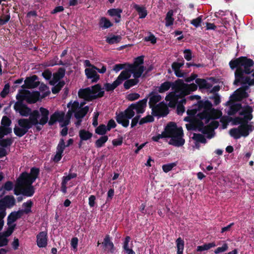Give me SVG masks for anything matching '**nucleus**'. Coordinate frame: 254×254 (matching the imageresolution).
<instances>
[{"mask_svg":"<svg viewBox=\"0 0 254 254\" xmlns=\"http://www.w3.org/2000/svg\"><path fill=\"white\" fill-rule=\"evenodd\" d=\"M188 99L195 100L197 104L188 110L187 113L190 117L186 118L185 121H193L200 129L204 131H211L217 128L219 122L216 120L221 116L219 111L212 108V104L209 101H200V97L198 95L190 96Z\"/></svg>","mask_w":254,"mask_h":254,"instance_id":"f257e3e1","label":"nucleus"},{"mask_svg":"<svg viewBox=\"0 0 254 254\" xmlns=\"http://www.w3.org/2000/svg\"><path fill=\"white\" fill-rule=\"evenodd\" d=\"M254 62L246 57H241L229 63L232 69L237 68L235 73V80L234 84L239 83L242 87L237 89L231 96L233 100L240 101L248 95L246 92L250 85H254V72L251 76H245L244 74H249L253 71Z\"/></svg>","mask_w":254,"mask_h":254,"instance_id":"f03ea898","label":"nucleus"},{"mask_svg":"<svg viewBox=\"0 0 254 254\" xmlns=\"http://www.w3.org/2000/svg\"><path fill=\"white\" fill-rule=\"evenodd\" d=\"M85 103L82 102L80 104L77 101H70L67 105L68 111L66 114L63 111H56L50 118L49 124L53 125L56 122L60 123V126L63 128L61 131L62 136H65L67 134L68 129L66 126L69 124L70 119L74 113L76 119L83 118L89 111L88 106H84Z\"/></svg>","mask_w":254,"mask_h":254,"instance_id":"7ed1b4c3","label":"nucleus"},{"mask_svg":"<svg viewBox=\"0 0 254 254\" xmlns=\"http://www.w3.org/2000/svg\"><path fill=\"white\" fill-rule=\"evenodd\" d=\"M170 88L173 91L169 93L165 97V100L168 102V106L170 107L176 106L179 98L184 97L197 89V86L195 84H186L182 79H178L174 82H165L160 86L157 87L156 89L159 93H164Z\"/></svg>","mask_w":254,"mask_h":254,"instance_id":"20e7f679","label":"nucleus"},{"mask_svg":"<svg viewBox=\"0 0 254 254\" xmlns=\"http://www.w3.org/2000/svg\"><path fill=\"white\" fill-rule=\"evenodd\" d=\"M252 112V106L247 105L243 108L240 113L242 117L237 118L234 120L235 125L241 124L237 127L233 128L229 130L230 135L234 138L238 139L242 136L246 137L254 129V126L252 123H247L253 118L251 114Z\"/></svg>","mask_w":254,"mask_h":254,"instance_id":"39448f33","label":"nucleus"},{"mask_svg":"<svg viewBox=\"0 0 254 254\" xmlns=\"http://www.w3.org/2000/svg\"><path fill=\"white\" fill-rule=\"evenodd\" d=\"M143 57L140 56L136 58L134 60V65H129L128 70H124L122 71L117 79L112 83H106L104 85L105 89L107 91L114 90L123 81L129 78L131 74H133L135 77H140L145 69L143 65Z\"/></svg>","mask_w":254,"mask_h":254,"instance_id":"423d86ee","label":"nucleus"},{"mask_svg":"<svg viewBox=\"0 0 254 254\" xmlns=\"http://www.w3.org/2000/svg\"><path fill=\"white\" fill-rule=\"evenodd\" d=\"M39 172L38 169L33 168L30 174L26 172L22 173L17 179L14 194L18 195L21 193L28 197L32 196L35 190L32 184L36 179Z\"/></svg>","mask_w":254,"mask_h":254,"instance_id":"0eeeda50","label":"nucleus"},{"mask_svg":"<svg viewBox=\"0 0 254 254\" xmlns=\"http://www.w3.org/2000/svg\"><path fill=\"white\" fill-rule=\"evenodd\" d=\"M163 137H170L169 144L175 146H181L185 143L182 128L177 127L174 123H169L162 134L153 136L152 139L157 142Z\"/></svg>","mask_w":254,"mask_h":254,"instance_id":"6e6552de","label":"nucleus"},{"mask_svg":"<svg viewBox=\"0 0 254 254\" xmlns=\"http://www.w3.org/2000/svg\"><path fill=\"white\" fill-rule=\"evenodd\" d=\"M147 99L140 100L136 103L130 105L124 112H122L116 116L117 122L124 127L129 125V119L134 117L135 113L142 114L146 107Z\"/></svg>","mask_w":254,"mask_h":254,"instance_id":"1a4fd4ad","label":"nucleus"},{"mask_svg":"<svg viewBox=\"0 0 254 254\" xmlns=\"http://www.w3.org/2000/svg\"><path fill=\"white\" fill-rule=\"evenodd\" d=\"M149 105L152 109L154 116H165L168 113V109L164 102L160 101L162 99L161 96L156 91H152L149 95Z\"/></svg>","mask_w":254,"mask_h":254,"instance_id":"9d476101","label":"nucleus"},{"mask_svg":"<svg viewBox=\"0 0 254 254\" xmlns=\"http://www.w3.org/2000/svg\"><path fill=\"white\" fill-rule=\"evenodd\" d=\"M49 111L44 108L41 107L39 109V112L37 110H34L30 113L28 119V123L31 127L33 126H36L38 130H40L39 125L43 126L46 124L49 119Z\"/></svg>","mask_w":254,"mask_h":254,"instance_id":"9b49d317","label":"nucleus"},{"mask_svg":"<svg viewBox=\"0 0 254 254\" xmlns=\"http://www.w3.org/2000/svg\"><path fill=\"white\" fill-rule=\"evenodd\" d=\"M104 93V89L102 88L99 84H96L91 87L80 89L78 92L80 98L87 101H91L98 97H102Z\"/></svg>","mask_w":254,"mask_h":254,"instance_id":"f8f14e48","label":"nucleus"},{"mask_svg":"<svg viewBox=\"0 0 254 254\" xmlns=\"http://www.w3.org/2000/svg\"><path fill=\"white\" fill-rule=\"evenodd\" d=\"M40 96L38 91H30L27 90H21L16 96L18 100H25L29 103H35Z\"/></svg>","mask_w":254,"mask_h":254,"instance_id":"ddd939ff","label":"nucleus"},{"mask_svg":"<svg viewBox=\"0 0 254 254\" xmlns=\"http://www.w3.org/2000/svg\"><path fill=\"white\" fill-rule=\"evenodd\" d=\"M106 67L104 65L100 69L93 66L91 68H86L85 69V73L88 79H90L92 82H96L99 79L100 77L97 72V70L100 73H104L106 72Z\"/></svg>","mask_w":254,"mask_h":254,"instance_id":"4468645a","label":"nucleus"},{"mask_svg":"<svg viewBox=\"0 0 254 254\" xmlns=\"http://www.w3.org/2000/svg\"><path fill=\"white\" fill-rule=\"evenodd\" d=\"M64 75V71L63 69H60L58 72L53 74V78L49 81L50 83L52 85H55L58 83V84L52 89L53 93L56 94L59 92L61 87L64 85L63 83L59 82V81Z\"/></svg>","mask_w":254,"mask_h":254,"instance_id":"2eb2a0df","label":"nucleus"},{"mask_svg":"<svg viewBox=\"0 0 254 254\" xmlns=\"http://www.w3.org/2000/svg\"><path fill=\"white\" fill-rule=\"evenodd\" d=\"M31 128L27 119H22L18 121L17 125L14 128V133L18 136L21 137L24 135Z\"/></svg>","mask_w":254,"mask_h":254,"instance_id":"dca6fc26","label":"nucleus"},{"mask_svg":"<svg viewBox=\"0 0 254 254\" xmlns=\"http://www.w3.org/2000/svg\"><path fill=\"white\" fill-rule=\"evenodd\" d=\"M11 123L10 120L7 117L3 116L2 117L0 127V138L11 132L12 129L9 127Z\"/></svg>","mask_w":254,"mask_h":254,"instance_id":"f3484780","label":"nucleus"},{"mask_svg":"<svg viewBox=\"0 0 254 254\" xmlns=\"http://www.w3.org/2000/svg\"><path fill=\"white\" fill-rule=\"evenodd\" d=\"M77 175L76 173H69L68 174H65L62 178V181L61 183V191L65 194L67 192V185L69 187H72L73 184L70 182L71 179L76 178Z\"/></svg>","mask_w":254,"mask_h":254,"instance_id":"a211bd4d","label":"nucleus"},{"mask_svg":"<svg viewBox=\"0 0 254 254\" xmlns=\"http://www.w3.org/2000/svg\"><path fill=\"white\" fill-rule=\"evenodd\" d=\"M14 109L16 112L19 113L22 116H28L31 113L30 109L25 107L22 103V101L16 102L14 105Z\"/></svg>","mask_w":254,"mask_h":254,"instance_id":"6ab92c4d","label":"nucleus"},{"mask_svg":"<svg viewBox=\"0 0 254 254\" xmlns=\"http://www.w3.org/2000/svg\"><path fill=\"white\" fill-rule=\"evenodd\" d=\"M15 203V200L12 196H6L0 200V211L5 210L3 209L5 207H11Z\"/></svg>","mask_w":254,"mask_h":254,"instance_id":"aec40b11","label":"nucleus"},{"mask_svg":"<svg viewBox=\"0 0 254 254\" xmlns=\"http://www.w3.org/2000/svg\"><path fill=\"white\" fill-rule=\"evenodd\" d=\"M66 147L65 144L64 140L63 138H61L57 147V151L54 158V161L55 162L59 161L62 156L64 149Z\"/></svg>","mask_w":254,"mask_h":254,"instance_id":"412c9836","label":"nucleus"},{"mask_svg":"<svg viewBox=\"0 0 254 254\" xmlns=\"http://www.w3.org/2000/svg\"><path fill=\"white\" fill-rule=\"evenodd\" d=\"M36 242L38 247L45 248L48 244L47 232L43 231L40 232L36 237Z\"/></svg>","mask_w":254,"mask_h":254,"instance_id":"4be33fe9","label":"nucleus"},{"mask_svg":"<svg viewBox=\"0 0 254 254\" xmlns=\"http://www.w3.org/2000/svg\"><path fill=\"white\" fill-rule=\"evenodd\" d=\"M13 232L12 227L8 228L7 230L3 232L0 233V247L7 245L8 240L7 238L11 235Z\"/></svg>","mask_w":254,"mask_h":254,"instance_id":"5701e85b","label":"nucleus"},{"mask_svg":"<svg viewBox=\"0 0 254 254\" xmlns=\"http://www.w3.org/2000/svg\"><path fill=\"white\" fill-rule=\"evenodd\" d=\"M37 79L38 78L36 75L26 78L24 81L25 87L27 88H34L38 86L39 83L37 81Z\"/></svg>","mask_w":254,"mask_h":254,"instance_id":"b1692460","label":"nucleus"},{"mask_svg":"<svg viewBox=\"0 0 254 254\" xmlns=\"http://www.w3.org/2000/svg\"><path fill=\"white\" fill-rule=\"evenodd\" d=\"M122 11V10L120 8H112L109 9L107 13L112 17L116 16L117 18H115V20L116 23H118L121 20Z\"/></svg>","mask_w":254,"mask_h":254,"instance_id":"393cba45","label":"nucleus"},{"mask_svg":"<svg viewBox=\"0 0 254 254\" xmlns=\"http://www.w3.org/2000/svg\"><path fill=\"white\" fill-rule=\"evenodd\" d=\"M102 244L111 253H113L114 252V245L113 242L111 241L109 235H106L105 236Z\"/></svg>","mask_w":254,"mask_h":254,"instance_id":"a878e982","label":"nucleus"},{"mask_svg":"<svg viewBox=\"0 0 254 254\" xmlns=\"http://www.w3.org/2000/svg\"><path fill=\"white\" fill-rule=\"evenodd\" d=\"M132 6L137 11L140 18H144L147 16V11L144 6H140L136 3H133Z\"/></svg>","mask_w":254,"mask_h":254,"instance_id":"bb28decb","label":"nucleus"},{"mask_svg":"<svg viewBox=\"0 0 254 254\" xmlns=\"http://www.w3.org/2000/svg\"><path fill=\"white\" fill-rule=\"evenodd\" d=\"M122 39L120 35L111 34L106 37V41L109 44L112 45L119 43Z\"/></svg>","mask_w":254,"mask_h":254,"instance_id":"cd10ccee","label":"nucleus"},{"mask_svg":"<svg viewBox=\"0 0 254 254\" xmlns=\"http://www.w3.org/2000/svg\"><path fill=\"white\" fill-rule=\"evenodd\" d=\"M79 136L81 142L90 139L92 136V133L85 129H81L79 131Z\"/></svg>","mask_w":254,"mask_h":254,"instance_id":"c85d7f7f","label":"nucleus"},{"mask_svg":"<svg viewBox=\"0 0 254 254\" xmlns=\"http://www.w3.org/2000/svg\"><path fill=\"white\" fill-rule=\"evenodd\" d=\"M99 25L100 27L105 29L112 27L113 23L107 18L102 17L100 19Z\"/></svg>","mask_w":254,"mask_h":254,"instance_id":"c756f323","label":"nucleus"},{"mask_svg":"<svg viewBox=\"0 0 254 254\" xmlns=\"http://www.w3.org/2000/svg\"><path fill=\"white\" fill-rule=\"evenodd\" d=\"M174 11L173 10H170L167 13L165 17V26L169 27L174 23V19L173 17Z\"/></svg>","mask_w":254,"mask_h":254,"instance_id":"7c9ffc66","label":"nucleus"},{"mask_svg":"<svg viewBox=\"0 0 254 254\" xmlns=\"http://www.w3.org/2000/svg\"><path fill=\"white\" fill-rule=\"evenodd\" d=\"M16 215H15L14 212H11L7 217V225L8 228L12 227L13 230L14 229L15 225L14 224V222L17 220Z\"/></svg>","mask_w":254,"mask_h":254,"instance_id":"2f4dec72","label":"nucleus"},{"mask_svg":"<svg viewBox=\"0 0 254 254\" xmlns=\"http://www.w3.org/2000/svg\"><path fill=\"white\" fill-rule=\"evenodd\" d=\"M176 243L177 249V254H183V251L184 249V240L181 238H179L176 240Z\"/></svg>","mask_w":254,"mask_h":254,"instance_id":"473e14b6","label":"nucleus"},{"mask_svg":"<svg viewBox=\"0 0 254 254\" xmlns=\"http://www.w3.org/2000/svg\"><path fill=\"white\" fill-rule=\"evenodd\" d=\"M215 246L216 244L214 242L205 244L203 245L197 246L196 251L197 252H202L204 251H207L209 250L211 248L215 247Z\"/></svg>","mask_w":254,"mask_h":254,"instance_id":"72a5a7b5","label":"nucleus"},{"mask_svg":"<svg viewBox=\"0 0 254 254\" xmlns=\"http://www.w3.org/2000/svg\"><path fill=\"white\" fill-rule=\"evenodd\" d=\"M196 84L195 85L197 87L198 86L201 88H209V85L207 82L203 79L197 78L195 80ZM194 84V83H193Z\"/></svg>","mask_w":254,"mask_h":254,"instance_id":"f704fd0d","label":"nucleus"},{"mask_svg":"<svg viewBox=\"0 0 254 254\" xmlns=\"http://www.w3.org/2000/svg\"><path fill=\"white\" fill-rule=\"evenodd\" d=\"M134 77L135 78L134 79H128L125 81L124 83V87L126 89H129L138 83V80L137 79V78L138 77H135L134 76Z\"/></svg>","mask_w":254,"mask_h":254,"instance_id":"c9c22d12","label":"nucleus"},{"mask_svg":"<svg viewBox=\"0 0 254 254\" xmlns=\"http://www.w3.org/2000/svg\"><path fill=\"white\" fill-rule=\"evenodd\" d=\"M134 65V62L132 64H116L114 65L113 69L116 72H118L120 71L122 69H125V70H128V66L129 65Z\"/></svg>","mask_w":254,"mask_h":254,"instance_id":"e433bc0d","label":"nucleus"},{"mask_svg":"<svg viewBox=\"0 0 254 254\" xmlns=\"http://www.w3.org/2000/svg\"><path fill=\"white\" fill-rule=\"evenodd\" d=\"M186 103V99H182L178 105H177V111L179 115H182L185 112V107L183 106V104H185Z\"/></svg>","mask_w":254,"mask_h":254,"instance_id":"4c0bfd02","label":"nucleus"},{"mask_svg":"<svg viewBox=\"0 0 254 254\" xmlns=\"http://www.w3.org/2000/svg\"><path fill=\"white\" fill-rule=\"evenodd\" d=\"M33 205V202L31 200H29L26 202H24L22 206L23 207V209H22L25 213L28 214L31 211V207Z\"/></svg>","mask_w":254,"mask_h":254,"instance_id":"58836bf2","label":"nucleus"},{"mask_svg":"<svg viewBox=\"0 0 254 254\" xmlns=\"http://www.w3.org/2000/svg\"><path fill=\"white\" fill-rule=\"evenodd\" d=\"M228 244L224 242L221 247H219L215 250L214 253L215 254H218L225 252L228 250Z\"/></svg>","mask_w":254,"mask_h":254,"instance_id":"ea45409f","label":"nucleus"},{"mask_svg":"<svg viewBox=\"0 0 254 254\" xmlns=\"http://www.w3.org/2000/svg\"><path fill=\"white\" fill-rule=\"evenodd\" d=\"M108 137L107 136H103L96 140L95 145L97 147L99 148L102 147L108 140Z\"/></svg>","mask_w":254,"mask_h":254,"instance_id":"a19ab883","label":"nucleus"},{"mask_svg":"<svg viewBox=\"0 0 254 254\" xmlns=\"http://www.w3.org/2000/svg\"><path fill=\"white\" fill-rule=\"evenodd\" d=\"M177 165L176 163H171L167 164H165L162 166V169L165 173H168L171 171L174 167Z\"/></svg>","mask_w":254,"mask_h":254,"instance_id":"79ce46f5","label":"nucleus"},{"mask_svg":"<svg viewBox=\"0 0 254 254\" xmlns=\"http://www.w3.org/2000/svg\"><path fill=\"white\" fill-rule=\"evenodd\" d=\"M109 131L108 129H107V127L105 125H102L99 126L96 129V132L100 135H103L106 133V132Z\"/></svg>","mask_w":254,"mask_h":254,"instance_id":"37998d69","label":"nucleus"},{"mask_svg":"<svg viewBox=\"0 0 254 254\" xmlns=\"http://www.w3.org/2000/svg\"><path fill=\"white\" fill-rule=\"evenodd\" d=\"M154 120V118L151 115H148L145 117L142 118L139 122L140 125H142L147 123L152 122Z\"/></svg>","mask_w":254,"mask_h":254,"instance_id":"c03bdc74","label":"nucleus"},{"mask_svg":"<svg viewBox=\"0 0 254 254\" xmlns=\"http://www.w3.org/2000/svg\"><path fill=\"white\" fill-rule=\"evenodd\" d=\"M9 14H3L0 17V25H3L6 23L10 19Z\"/></svg>","mask_w":254,"mask_h":254,"instance_id":"a18cd8bd","label":"nucleus"},{"mask_svg":"<svg viewBox=\"0 0 254 254\" xmlns=\"http://www.w3.org/2000/svg\"><path fill=\"white\" fill-rule=\"evenodd\" d=\"M193 138L196 141L201 143H205L206 142V139L204 136L200 134L194 133Z\"/></svg>","mask_w":254,"mask_h":254,"instance_id":"49530a36","label":"nucleus"},{"mask_svg":"<svg viewBox=\"0 0 254 254\" xmlns=\"http://www.w3.org/2000/svg\"><path fill=\"white\" fill-rule=\"evenodd\" d=\"M11 143L12 141L11 139L7 138L0 139V146L2 147H7L8 146H10Z\"/></svg>","mask_w":254,"mask_h":254,"instance_id":"de8ad7c7","label":"nucleus"},{"mask_svg":"<svg viewBox=\"0 0 254 254\" xmlns=\"http://www.w3.org/2000/svg\"><path fill=\"white\" fill-rule=\"evenodd\" d=\"M13 184L12 182L10 181L6 182L3 186L2 187V189L5 190L9 191L13 189Z\"/></svg>","mask_w":254,"mask_h":254,"instance_id":"09e8293b","label":"nucleus"},{"mask_svg":"<svg viewBox=\"0 0 254 254\" xmlns=\"http://www.w3.org/2000/svg\"><path fill=\"white\" fill-rule=\"evenodd\" d=\"M145 41H150L152 44H155L156 42L155 37L151 33H149V35L144 38Z\"/></svg>","mask_w":254,"mask_h":254,"instance_id":"8fccbe9b","label":"nucleus"},{"mask_svg":"<svg viewBox=\"0 0 254 254\" xmlns=\"http://www.w3.org/2000/svg\"><path fill=\"white\" fill-rule=\"evenodd\" d=\"M78 242V239L76 237L73 238L71 240V246L74 251H77V247Z\"/></svg>","mask_w":254,"mask_h":254,"instance_id":"3c124183","label":"nucleus"},{"mask_svg":"<svg viewBox=\"0 0 254 254\" xmlns=\"http://www.w3.org/2000/svg\"><path fill=\"white\" fill-rule=\"evenodd\" d=\"M202 21L201 16H199L197 18L191 20V24L195 27H198Z\"/></svg>","mask_w":254,"mask_h":254,"instance_id":"603ef678","label":"nucleus"},{"mask_svg":"<svg viewBox=\"0 0 254 254\" xmlns=\"http://www.w3.org/2000/svg\"><path fill=\"white\" fill-rule=\"evenodd\" d=\"M41 88L44 91V92L41 95V98H44L50 93V91L47 86L45 85L41 86Z\"/></svg>","mask_w":254,"mask_h":254,"instance_id":"864d4df0","label":"nucleus"},{"mask_svg":"<svg viewBox=\"0 0 254 254\" xmlns=\"http://www.w3.org/2000/svg\"><path fill=\"white\" fill-rule=\"evenodd\" d=\"M184 65V62L182 63H178L175 62L172 64V68L173 70H177L180 69L181 67H182Z\"/></svg>","mask_w":254,"mask_h":254,"instance_id":"5fc2aeb1","label":"nucleus"},{"mask_svg":"<svg viewBox=\"0 0 254 254\" xmlns=\"http://www.w3.org/2000/svg\"><path fill=\"white\" fill-rule=\"evenodd\" d=\"M184 57L186 60L190 61L191 59V52L189 50L187 49L184 51Z\"/></svg>","mask_w":254,"mask_h":254,"instance_id":"6e6d98bb","label":"nucleus"},{"mask_svg":"<svg viewBox=\"0 0 254 254\" xmlns=\"http://www.w3.org/2000/svg\"><path fill=\"white\" fill-rule=\"evenodd\" d=\"M5 212L4 210L0 211V231L2 229L4 221L3 218L5 216Z\"/></svg>","mask_w":254,"mask_h":254,"instance_id":"4d7b16f0","label":"nucleus"},{"mask_svg":"<svg viewBox=\"0 0 254 254\" xmlns=\"http://www.w3.org/2000/svg\"><path fill=\"white\" fill-rule=\"evenodd\" d=\"M9 85L7 84H5L4 87L2 91L0 93V95L2 97H4L9 92Z\"/></svg>","mask_w":254,"mask_h":254,"instance_id":"13d9d810","label":"nucleus"},{"mask_svg":"<svg viewBox=\"0 0 254 254\" xmlns=\"http://www.w3.org/2000/svg\"><path fill=\"white\" fill-rule=\"evenodd\" d=\"M96 197L93 195H91L89 197V205L90 207H93L95 205L96 202Z\"/></svg>","mask_w":254,"mask_h":254,"instance_id":"bf43d9fd","label":"nucleus"},{"mask_svg":"<svg viewBox=\"0 0 254 254\" xmlns=\"http://www.w3.org/2000/svg\"><path fill=\"white\" fill-rule=\"evenodd\" d=\"M130 238L129 236H127L124 240L123 243V249L124 250L127 249L129 248V242H130Z\"/></svg>","mask_w":254,"mask_h":254,"instance_id":"052dcab7","label":"nucleus"},{"mask_svg":"<svg viewBox=\"0 0 254 254\" xmlns=\"http://www.w3.org/2000/svg\"><path fill=\"white\" fill-rule=\"evenodd\" d=\"M139 97V95L137 93H131L128 95L127 99L129 101H133L137 99Z\"/></svg>","mask_w":254,"mask_h":254,"instance_id":"680f3d73","label":"nucleus"},{"mask_svg":"<svg viewBox=\"0 0 254 254\" xmlns=\"http://www.w3.org/2000/svg\"><path fill=\"white\" fill-rule=\"evenodd\" d=\"M116 126V124L114 120H110L108 123L107 126H106L107 127V129L108 130H110L111 128H115Z\"/></svg>","mask_w":254,"mask_h":254,"instance_id":"e2e57ef3","label":"nucleus"},{"mask_svg":"<svg viewBox=\"0 0 254 254\" xmlns=\"http://www.w3.org/2000/svg\"><path fill=\"white\" fill-rule=\"evenodd\" d=\"M139 118H140V116L137 115L136 116H135L134 118H133L132 119L131 123V127H135L137 125V124L139 122Z\"/></svg>","mask_w":254,"mask_h":254,"instance_id":"0e129e2a","label":"nucleus"},{"mask_svg":"<svg viewBox=\"0 0 254 254\" xmlns=\"http://www.w3.org/2000/svg\"><path fill=\"white\" fill-rule=\"evenodd\" d=\"M42 75L47 80H49L51 78L52 73L49 70H45L42 73Z\"/></svg>","mask_w":254,"mask_h":254,"instance_id":"69168bd1","label":"nucleus"},{"mask_svg":"<svg viewBox=\"0 0 254 254\" xmlns=\"http://www.w3.org/2000/svg\"><path fill=\"white\" fill-rule=\"evenodd\" d=\"M123 140L122 138L115 139L112 141V144L114 146H119L122 145Z\"/></svg>","mask_w":254,"mask_h":254,"instance_id":"338daca9","label":"nucleus"},{"mask_svg":"<svg viewBox=\"0 0 254 254\" xmlns=\"http://www.w3.org/2000/svg\"><path fill=\"white\" fill-rule=\"evenodd\" d=\"M64 10V7L62 6H58L56 7L51 12L52 14H55L58 12H62Z\"/></svg>","mask_w":254,"mask_h":254,"instance_id":"774afa93","label":"nucleus"}]
</instances>
